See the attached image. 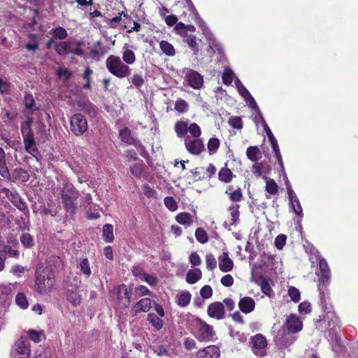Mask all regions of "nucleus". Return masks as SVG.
<instances>
[{
    "instance_id": "obj_1",
    "label": "nucleus",
    "mask_w": 358,
    "mask_h": 358,
    "mask_svg": "<svg viewBox=\"0 0 358 358\" xmlns=\"http://www.w3.org/2000/svg\"><path fill=\"white\" fill-rule=\"evenodd\" d=\"M174 130L178 138H185V145L192 155H199L204 149L200 127L195 122L180 120L176 122Z\"/></svg>"
},
{
    "instance_id": "obj_2",
    "label": "nucleus",
    "mask_w": 358,
    "mask_h": 358,
    "mask_svg": "<svg viewBox=\"0 0 358 358\" xmlns=\"http://www.w3.org/2000/svg\"><path fill=\"white\" fill-rule=\"evenodd\" d=\"M285 328L280 329L275 336V342L281 348H287L295 341V337L292 334L299 332L303 328L301 319L294 314H290L286 320Z\"/></svg>"
},
{
    "instance_id": "obj_3",
    "label": "nucleus",
    "mask_w": 358,
    "mask_h": 358,
    "mask_svg": "<svg viewBox=\"0 0 358 358\" xmlns=\"http://www.w3.org/2000/svg\"><path fill=\"white\" fill-rule=\"evenodd\" d=\"M54 273L48 268L42 271L38 268L36 271L35 290L39 294L49 293L55 285Z\"/></svg>"
},
{
    "instance_id": "obj_4",
    "label": "nucleus",
    "mask_w": 358,
    "mask_h": 358,
    "mask_svg": "<svg viewBox=\"0 0 358 358\" xmlns=\"http://www.w3.org/2000/svg\"><path fill=\"white\" fill-rule=\"evenodd\" d=\"M106 66L110 73L119 78L127 77L131 73L129 66L124 64L118 56L110 55L106 61Z\"/></svg>"
},
{
    "instance_id": "obj_5",
    "label": "nucleus",
    "mask_w": 358,
    "mask_h": 358,
    "mask_svg": "<svg viewBox=\"0 0 358 358\" xmlns=\"http://www.w3.org/2000/svg\"><path fill=\"white\" fill-rule=\"evenodd\" d=\"M195 19L198 26L201 29L203 34L208 41V48L207 52L210 56H212L216 51L220 52L221 47L216 41L213 34L211 33L208 27L206 26L203 20L199 17L197 12L195 13Z\"/></svg>"
},
{
    "instance_id": "obj_6",
    "label": "nucleus",
    "mask_w": 358,
    "mask_h": 358,
    "mask_svg": "<svg viewBox=\"0 0 358 358\" xmlns=\"http://www.w3.org/2000/svg\"><path fill=\"white\" fill-rule=\"evenodd\" d=\"M257 113V115L256 116V120H259L262 124V126L264 127V129L268 136V138L269 140V142L271 145V147H272V149L275 153V157L277 159V161H278V164L280 165V168L282 169V171L284 172L285 171V169H284V166H283V162H282V156L280 155V149H279V147H278V141L276 140V138L274 137V136L272 134V131L270 129L269 127L268 126V124H266V121L264 120L259 109H258L257 110H256Z\"/></svg>"
},
{
    "instance_id": "obj_7",
    "label": "nucleus",
    "mask_w": 358,
    "mask_h": 358,
    "mask_svg": "<svg viewBox=\"0 0 358 358\" xmlns=\"http://www.w3.org/2000/svg\"><path fill=\"white\" fill-rule=\"evenodd\" d=\"M79 193L71 184H66L62 194V202L68 212L73 213L76 206L74 201L78 198Z\"/></svg>"
},
{
    "instance_id": "obj_8",
    "label": "nucleus",
    "mask_w": 358,
    "mask_h": 358,
    "mask_svg": "<svg viewBox=\"0 0 358 358\" xmlns=\"http://www.w3.org/2000/svg\"><path fill=\"white\" fill-rule=\"evenodd\" d=\"M31 349L28 339L26 337H20L13 344L10 356L12 358H30Z\"/></svg>"
},
{
    "instance_id": "obj_9",
    "label": "nucleus",
    "mask_w": 358,
    "mask_h": 358,
    "mask_svg": "<svg viewBox=\"0 0 358 358\" xmlns=\"http://www.w3.org/2000/svg\"><path fill=\"white\" fill-rule=\"evenodd\" d=\"M71 130L76 136H81L88 129L86 118L80 113H76L70 117Z\"/></svg>"
},
{
    "instance_id": "obj_10",
    "label": "nucleus",
    "mask_w": 358,
    "mask_h": 358,
    "mask_svg": "<svg viewBox=\"0 0 358 358\" xmlns=\"http://www.w3.org/2000/svg\"><path fill=\"white\" fill-rule=\"evenodd\" d=\"M252 350L255 355L262 357L266 354L267 341L266 338L259 334L251 338Z\"/></svg>"
},
{
    "instance_id": "obj_11",
    "label": "nucleus",
    "mask_w": 358,
    "mask_h": 358,
    "mask_svg": "<svg viewBox=\"0 0 358 358\" xmlns=\"http://www.w3.org/2000/svg\"><path fill=\"white\" fill-rule=\"evenodd\" d=\"M240 206L238 204H231L229 208L228 212L229 216L224 222V226L226 229L231 230L233 227H235L239 223V212Z\"/></svg>"
},
{
    "instance_id": "obj_12",
    "label": "nucleus",
    "mask_w": 358,
    "mask_h": 358,
    "mask_svg": "<svg viewBox=\"0 0 358 358\" xmlns=\"http://www.w3.org/2000/svg\"><path fill=\"white\" fill-rule=\"evenodd\" d=\"M182 73L185 74L186 80L189 85L194 89H200L203 84L202 76L192 69H185Z\"/></svg>"
},
{
    "instance_id": "obj_13",
    "label": "nucleus",
    "mask_w": 358,
    "mask_h": 358,
    "mask_svg": "<svg viewBox=\"0 0 358 358\" xmlns=\"http://www.w3.org/2000/svg\"><path fill=\"white\" fill-rule=\"evenodd\" d=\"M235 85L237 88L238 93L241 95V96L244 99L247 104L252 108L253 110H257L259 109L258 106L249 91L245 88V87L242 84V83L238 80H235Z\"/></svg>"
},
{
    "instance_id": "obj_14",
    "label": "nucleus",
    "mask_w": 358,
    "mask_h": 358,
    "mask_svg": "<svg viewBox=\"0 0 358 358\" xmlns=\"http://www.w3.org/2000/svg\"><path fill=\"white\" fill-rule=\"evenodd\" d=\"M213 335L214 332L212 327L201 321L199 322L198 334L196 338L199 341H210Z\"/></svg>"
},
{
    "instance_id": "obj_15",
    "label": "nucleus",
    "mask_w": 358,
    "mask_h": 358,
    "mask_svg": "<svg viewBox=\"0 0 358 358\" xmlns=\"http://www.w3.org/2000/svg\"><path fill=\"white\" fill-rule=\"evenodd\" d=\"M117 296L120 305L125 308L129 306L130 303L131 290L125 285H121L117 287Z\"/></svg>"
},
{
    "instance_id": "obj_16",
    "label": "nucleus",
    "mask_w": 358,
    "mask_h": 358,
    "mask_svg": "<svg viewBox=\"0 0 358 358\" xmlns=\"http://www.w3.org/2000/svg\"><path fill=\"white\" fill-rule=\"evenodd\" d=\"M234 266V262L229 257L228 252L224 251L218 257V267L222 272L227 273L232 271Z\"/></svg>"
},
{
    "instance_id": "obj_17",
    "label": "nucleus",
    "mask_w": 358,
    "mask_h": 358,
    "mask_svg": "<svg viewBox=\"0 0 358 358\" xmlns=\"http://www.w3.org/2000/svg\"><path fill=\"white\" fill-rule=\"evenodd\" d=\"M290 192V196H288L289 200V206L297 216V222H300L303 217V209L295 192L292 191Z\"/></svg>"
},
{
    "instance_id": "obj_18",
    "label": "nucleus",
    "mask_w": 358,
    "mask_h": 358,
    "mask_svg": "<svg viewBox=\"0 0 358 358\" xmlns=\"http://www.w3.org/2000/svg\"><path fill=\"white\" fill-rule=\"evenodd\" d=\"M220 349L216 345H209L196 352V358H219Z\"/></svg>"
},
{
    "instance_id": "obj_19",
    "label": "nucleus",
    "mask_w": 358,
    "mask_h": 358,
    "mask_svg": "<svg viewBox=\"0 0 358 358\" xmlns=\"http://www.w3.org/2000/svg\"><path fill=\"white\" fill-rule=\"evenodd\" d=\"M208 314L210 317L222 319L224 315V306L220 302H215L209 305Z\"/></svg>"
},
{
    "instance_id": "obj_20",
    "label": "nucleus",
    "mask_w": 358,
    "mask_h": 358,
    "mask_svg": "<svg viewBox=\"0 0 358 358\" xmlns=\"http://www.w3.org/2000/svg\"><path fill=\"white\" fill-rule=\"evenodd\" d=\"M238 307L243 313H250L255 308V300L249 296L241 298L238 302Z\"/></svg>"
},
{
    "instance_id": "obj_21",
    "label": "nucleus",
    "mask_w": 358,
    "mask_h": 358,
    "mask_svg": "<svg viewBox=\"0 0 358 358\" xmlns=\"http://www.w3.org/2000/svg\"><path fill=\"white\" fill-rule=\"evenodd\" d=\"M320 277V282L324 285L329 283L330 281V270L327 262L324 259H321L319 263Z\"/></svg>"
},
{
    "instance_id": "obj_22",
    "label": "nucleus",
    "mask_w": 358,
    "mask_h": 358,
    "mask_svg": "<svg viewBox=\"0 0 358 358\" xmlns=\"http://www.w3.org/2000/svg\"><path fill=\"white\" fill-rule=\"evenodd\" d=\"M5 192L8 198V199L11 201V203L15 205L19 210H27V205L25 202H24L20 196L16 193L13 192H10L8 189H5Z\"/></svg>"
},
{
    "instance_id": "obj_23",
    "label": "nucleus",
    "mask_w": 358,
    "mask_h": 358,
    "mask_svg": "<svg viewBox=\"0 0 358 358\" xmlns=\"http://www.w3.org/2000/svg\"><path fill=\"white\" fill-rule=\"evenodd\" d=\"M185 42L188 45L189 48L194 52V55L197 56L200 48H199V42L201 40H199L196 38L195 36L192 34H189V36H187L184 38Z\"/></svg>"
},
{
    "instance_id": "obj_24",
    "label": "nucleus",
    "mask_w": 358,
    "mask_h": 358,
    "mask_svg": "<svg viewBox=\"0 0 358 358\" xmlns=\"http://www.w3.org/2000/svg\"><path fill=\"white\" fill-rule=\"evenodd\" d=\"M254 282L261 287L262 292L268 296H271L273 290L270 286L268 280L264 277H259L258 279H254Z\"/></svg>"
},
{
    "instance_id": "obj_25",
    "label": "nucleus",
    "mask_w": 358,
    "mask_h": 358,
    "mask_svg": "<svg viewBox=\"0 0 358 358\" xmlns=\"http://www.w3.org/2000/svg\"><path fill=\"white\" fill-rule=\"evenodd\" d=\"M175 29L176 32L182 37L185 38L187 36H189V34H187V32H194L195 31L196 29L194 26L191 24H185L182 22L177 23Z\"/></svg>"
},
{
    "instance_id": "obj_26",
    "label": "nucleus",
    "mask_w": 358,
    "mask_h": 358,
    "mask_svg": "<svg viewBox=\"0 0 358 358\" xmlns=\"http://www.w3.org/2000/svg\"><path fill=\"white\" fill-rule=\"evenodd\" d=\"M17 283H8L0 285V300L8 298L16 289Z\"/></svg>"
},
{
    "instance_id": "obj_27",
    "label": "nucleus",
    "mask_w": 358,
    "mask_h": 358,
    "mask_svg": "<svg viewBox=\"0 0 358 358\" xmlns=\"http://www.w3.org/2000/svg\"><path fill=\"white\" fill-rule=\"evenodd\" d=\"M0 175L5 178L10 176L6 162V154L2 148H0Z\"/></svg>"
},
{
    "instance_id": "obj_28",
    "label": "nucleus",
    "mask_w": 358,
    "mask_h": 358,
    "mask_svg": "<svg viewBox=\"0 0 358 358\" xmlns=\"http://www.w3.org/2000/svg\"><path fill=\"white\" fill-rule=\"evenodd\" d=\"M151 307V300L148 298L141 299L134 306V310L136 313L143 311L148 312Z\"/></svg>"
},
{
    "instance_id": "obj_29",
    "label": "nucleus",
    "mask_w": 358,
    "mask_h": 358,
    "mask_svg": "<svg viewBox=\"0 0 358 358\" xmlns=\"http://www.w3.org/2000/svg\"><path fill=\"white\" fill-rule=\"evenodd\" d=\"M191 298L192 295L188 291H182L177 296V304L185 307L190 303Z\"/></svg>"
},
{
    "instance_id": "obj_30",
    "label": "nucleus",
    "mask_w": 358,
    "mask_h": 358,
    "mask_svg": "<svg viewBox=\"0 0 358 358\" xmlns=\"http://www.w3.org/2000/svg\"><path fill=\"white\" fill-rule=\"evenodd\" d=\"M23 139L26 151L30 153L31 155L36 157L38 155V152L36 147L35 141L33 136H31L29 138H24Z\"/></svg>"
},
{
    "instance_id": "obj_31",
    "label": "nucleus",
    "mask_w": 358,
    "mask_h": 358,
    "mask_svg": "<svg viewBox=\"0 0 358 358\" xmlns=\"http://www.w3.org/2000/svg\"><path fill=\"white\" fill-rule=\"evenodd\" d=\"M202 273L199 268L189 270L186 275V280L189 284H194L201 278Z\"/></svg>"
},
{
    "instance_id": "obj_32",
    "label": "nucleus",
    "mask_w": 358,
    "mask_h": 358,
    "mask_svg": "<svg viewBox=\"0 0 358 358\" xmlns=\"http://www.w3.org/2000/svg\"><path fill=\"white\" fill-rule=\"evenodd\" d=\"M234 177L231 171L227 167L222 168L218 173L220 180L226 183L231 182Z\"/></svg>"
},
{
    "instance_id": "obj_33",
    "label": "nucleus",
    "mask_w": 358,
    "mask_h": 358,
    "mask_svg": "<svg viewBox=\"0 0 358 358\" xmlns=\"http://www.w3.org/2000/svg\"><path fill=\"white\" fill-rule=\"evenodd\" d=\"M161 50L167 56L172 57L176 55V50L172 44L166 41H162L159 43Z\"/></svg>"
},
{
    "instance_id": "obj_34",
    "label": "nucleus",
    "mask_w": 358,
    "mask_h": 358,
    "mask_svg": "<svg viewBox=\"0 0 358 358\" xmlns=\"http://www.w3.org/2000/svg\"><path fill=\"white\" fill-rule=\"evenodd\" d=\"M122 59L126 64L131 65L136 62V55L134 52L128 48L124 47L122 52Z\"/></svg>"
},
{
    "instance_id": "obj_35",
    "label": "nucleus",
    "mask_w": 358,
    "mask_h": 358,
    "mask_svg": "<svg viewBox=\"0 0 358 358\" xmlns=\"http://www.w3.org/2000/svg\"><path fill=\"white\" fill-rule=\"evenodd\" d=\"M103 238L107 243H110L114 239L113 227L112 224H106L103 227Z\"/></svg>"
},
{
    "instance_id": "obj_36",
    "label": "nucleus",
    "mask_w": 358,
    "mask_h": 358,
    "mask_svg": "<svg viewBox=\"0 0 358 358\" xmlns=\"http://www.w3.org/2000/svg\"><path fill=\"white\" fill-rule=\"evenodd\" d=\"M148 320L157 330L161 329L163 327V321L161 317L154 313H150L148 315Z\"/></svg>"
},
{
    "instance_id": "obj_37",
    "label": "nucleus",
    "mask_w": 358,
    "mask_h": 358,
    "mask_svg": "<svg viewBox=\"0 0 358 358\" xmlns=\"http://www.w3.org/2000/svg\"><path fill=\"white\" fill-rule=\"evenodd\" d=\"M67 300L73 306H76L81 302L80 295L74 290H69L66 294Z\"/></svg>"
},
{
    "instance_id": "obj_38",
    "label": "nucleus",
    "mask_w": 358,
    "mask_h": 358,
    "mask_svg": "<svg viewBox=\"0 0 358 358\" xmlns=\"http://www.w3.org/2000/svg\"><path fill=\"white\" fill-rule=\"evenodd\" d=\"M246 155L252 162H256L260 155V150L257 146H250L247 148Z\"/></svg>"
},
{
    "instance_id": "obj_39",
    "label": "nucleus",
    "mask_w": 358,
    "mask_h": 358,
    "mask_svg": "<svg viewBox=\"0 0 358 358\" xmlns=\"http://www.w3.org/2000/svg\"><path fill=\"white\" fill-rule=\"evenodd\" d=\"M32 121L31 119H28L26 122H23L21 126V131L23 136L24 138H29L33 136V133L31 129Z\"/></svg>"
},
{
    "instance_id": "obj_40",
    "label": "nucleus",
    "mask_w": 358,
    "mask_h": 358,
    "mask_svg": "<svg viewBox=\"0 0 358 358\" xmlns=\"http://www.w3.org/2000/svg\"><path fill=\"white\" fill-rule=\"evenodd\" d=\"M176 221L180 224H190L192 222V217L188 213H180L176 217Z\"/></svg>"
},
{
    "instance_id": "obj_41",
    "label": "nucleus",
    "mask_w": 358,
    "mask_h": 358,
    "mask_svg": "<svg viewBox=\"0 0 358 358\" xmlns=\"http://www.w3.org/2000/svg\"><path fill=\"white\" fill-rule=\"evenodd\" d=\"M16 304L22 309H26L29 306V302L24 293H18L15 297Z\"/></svg>"
},
{
    "instance_id": "obj_42",
    "label": "nucleus",
    "mask_w": 358,
    "mask_h": 358,
    "mask_svg": "<svg viewBox=\"0 0 358 358\" xmlns=\"http://www.w3.org/2000/svg\"><path fill=\"white\" fill-rule=\"evenodd\" d=\"M266 180V191L270 194H275L278 192V185L276 182L270 178L264 177Z\"/></svg>"
},
{
    "instance_id": "obj_43",
    "label": "nucleus",
    "mask_w": 358,
    "mask_h": 358,
    "mask_svg": "<svg viewBox=\"0 0 358 358\" xmlns=\"http://www.w3.org/2000/svg\"><path fill=\"white\" fill-rule=\"evenodd\" d=\"M80 270L87 278L90 277L91 275L92 272L90 266V262L87 258L80 259Z\"/></svg>"
},
{
    "instance_id": "obj_44",
    "label": "nucleus",
    "mask_w": 358,
    "mask_h": 358,
    "mask_svg": "<svg viewBox=\"0 0 358 358\" xmlns=\"http://www.w3.org/2000/svg\"><path fill=\"white\" fill-rule=\"evenodd\" d=\"M188 103L182 99H178L175 103L174 108L179 113H184L188 110Z\"/></svg>"
},
{
    "instance_id": "obj_45",
    "label": "nucleus",
    "mask_w": 358,
    "mask_h": 358,
    "mask_svg": "<svg viewBox=\"0 0 358 358\" xmlns=\"http://www.w3.org/2000/svg\"><path fill=\"white\" fill-rule=\"evenodd\" d=\"M195 237H196V240L202 244H204L208 241V237L207 233L202 228L196 229V230L195 231Z\"/></svg>"
},
{
    "instance_id": "obj_46",
    "label": "nucleus",
    "mask_w": 358,
    "mask_h": 358,
    "mask_svg": "<svg viewBox=\"0 0 358 358\" xmlns=\"http://www.w3.org/2000/svg\"><path fill=\"white\" fill-rule=\"evenodd\" d=\"M30 339L34 343H39L41 341L43 337H44V333L43 331L29 330L28 331Z\"/></svg>"
},
{
    "instance_id": "obj_47",
    "label": "nucleus",
    "mask_w": 358,
    "mask_h": 358,
    "mask_svg": "<svg viewBox=\"0 0 358 358\" xmlns=\"http://www.w3.org/2000/svg\"><path fill=\"white\" fill-rule=\"evenodd\" d=\"M143 194L148 199H157V193L155 189L149 186L148 185H145L143 187Z\"/></svg>"
},
{
    "instance_id": "obj_48",
    "label": "nucleus",
    "mask_w": 358,
    "mask_h": 358,
    "mask_svg": "<svg viewBox=\"0 0 358 358\" xmlns=\"http://www.w3.org/2000/svg\"><path fill=\"white\" fill-rule=\"evenodd\" d=\"M143 162H138L131 166L130 171L132 175L136 177L139 178L141 176V173L143 170Z\"/></svg>"
},
{
    "instance_id": "obj_49",
    "label": "nucleus",
    "mask_w": 358,
    "mask_h": 358,
    "mask_svg": "<svg viewBox=\"0 0 358 358\" xmlns=\"http://www.w3.org/2000/svg\"><path fill=\"white\" fill-rule=\"evenodd\" d=\"M206 268L210 271H213L216 268L217 261L213 255L209 253L206 255Z\"/></svg>"
},
{
    "instance_id": "obj_50",
    "label": "nucleus",
    "mask_w": 358,
    "mask_h": 358,
    "mask_svg": "<svg viewBox=\"0 0 358 358\" xmlns=\"http://www.w3.org/2000/svg\"><path fill=\"white\" fill-rule=\"evenodd\" d=\"M234 78V72L229 68H226L222 74V80L225 85L231 84Z\"/></svg>"
},
{
    "instance_id": "obj_51",
    "label": "nucleus",
    "mask_w": 358,
    "mask_h": 358,
    "mask_svg": "<svg viewBox=\"0 0 358 358\" xmlns=\"http://www.w3.org/2000/svg\"><path fill=\"white\" fill-rule=\"evenodd\" d=\"M122 17L129 18V17L124 12L119 13L118 16H115L110 20V22L108 23L109 25L113 28H115L117 24H119L122 20Z\"/></svg>"
},
{
    "instance_id": "obj_52",
    "label": "nucleus",
    "mask_w": 358,
    "mask_h": 358,
    "mask_svg": "<svg viewBox=\"0 0 358 358\" xmlns=\"http://www.w3.org/2000/svg\"><path fill=\"white\" fill-rule=\"evenodd\" d=\"M220 141L217 138H211L208 143V149L210 154L214 153L220 147Z\"/></svg>"
},
{
    "instance_id": "obj_53",
    "label": "nucleus",
    "mask_w": 358,
    "mask_h": 358,
    "mask_svg": "<svg viewBox=\"0 0 358 358\" xmlns=\"http://www.w3.org/2000/svg\"><path fill=\"white\" fill-rule=\"evenodd\" d=\"M288 295L289 296L291 299L295 303L299 301L301 299V294L299 290L294 287H289Z\"/></svg>"
},
{
    "instance_id": "obj_54",
    "label": "nucleus",
    "mask_w": 358,
    "mask_h": 358,
    "mask_svg": "<svg viewBox=\"0 0 358 358\" xmlns=\"http://www.w3.org/2000/svg\"><path fill=\"white\" fill-rule=\"evenodd\" d=\"M52 34L55 38L58 39H64L68 35L66 29L61 27L52 29Z\"/></svg>"
},
{
    "instance_id": "obj_55",
    "label": "nucleus",
    "mask_w": 358,
    "mask_h": 358,
    "mask_svg": "<svg viewBox=\"0 0 358 358\" xmlns=\"http://www.w3.org/2000/svg\"><path fill=\"white\" fill-rule=\"evenodd\" d=\"M164 204L171 211H176L178 208L177 203L172 196L166 197L164 199Z\"/></svg>"
},
{
    "instance_id": "obj_56",
    "label": "nucleus",
    "mask_w": 358,
    "mask_h": 358,
    "mask_svg": "<svg viewBox=\"0 0 358 358\" xmlns=\"http://www.w3.org/2000/svg\"><path fill=\"white\" fill-rule=\"evenodd\" d=\"M229 194L231 201L234 202H238L243 199V194L241 189H237L231 192H226Z\"/></svg>"
},
{
    "instance_id": "obj_57",
    "label": "nucleus",
    "mask_w": 358,
    "mask_h": 358,
    "mask_svg": "<svg viewBox=\"0 0 358 358\" xmlns=\"http://www.w3.org/2000/svg\"><path fill=\"white\" fill-rule=\"evenodd\" d=\"M228 123L234 129H241L243 127L242 120L241 117L237 116L230 117Z\"/></svg>"
},
{
    "instance_id": "obj_58",
    "label": "nucleus",
    "mask_w": 358,
    "mask_h": 358,
    "mask_svg": "<svg viewBox=\"0 0 358 358\" xmlns=\"http://www.w3.org/2000/svg\"><path fill=\"white\" fill-rule=\"evenodd\" d=\"M120 136L122 141L126 143H131L132 141L130 131L128 128H124L120 131Z\"/></svg>"
},
{
    "instance_id": "obj_59",
    "label": "nucleus",
    "mask_w": 358,
    "mask_h": 358,
    "mask_svg": "<svg viewBox=\"0 0 358 358\" xmlns=\"http://www.w3.org/2000/svg\"><path fill=\"white\" fill-rule=\"evenodd\" d=\"M298 310L300 314L307 315L311 311V305L308 301H303L299 305Z\"/></svg>"
},
{
    "instance_id": "obj_60",
    "label": "nucleus",
    "mask_w": 358,
    "mask_h": 358,
    "mask_svg": "<svg viewBox=\"0 0 358 358\" xmlns=\"http://www.w3.org/2000/svg\"><path fill=\"white\" fill-rule=\"evenodd\" d=\"M92 74V71L89 67H86L83 73V78L86 80V83L83 85V88L90 89L91 87Z\"/></svg>"
},
{
    "instance_id": "obj_61",
    "label": "nucleus",
    "mask_w": 358,
    "mask_h": 358,
    "mask_svg": "<svg viewBox=\"0 0 358 358\" xmlns=\"http://www.w3.org/2000/svg\"><path fill=\"white\" fill-rule=\"evenodd\" d=\"M220 282L223 286L229 287L233 285L234 280L232 275L227 274L222 277Z\"/></svg>"
},
{
    "instance_id": "obj_62",
    "label": "nucleus",
    "mask_w": 358,
    "mask_h": 358,
    "mask_svg": "<svg viewBox=\"0 0 358 358\" xmlns=\"http://www.w3.org/2000/svg\"><path fill=\"white\" fill-rule=\"evenodd\" d=\"M67 42H60L55 45V51L60 55H66Z\"/></svg>"
},
{
    "instance_id": "obj_63",
    "label": "nucleus",
    "mask_w": 358,
    "mask_h": 358,
    "mask_svg": "<svg viewBox=\"0 0 358 358\" xmlns=\"http://www.w3.org/2000/svg\"><path fill=\"white\" fill-rule=\"evenodd\" d=\"M201 296L204 299H209L213 294V289L210 286L205 285L200 290Z\"/></svg>"
},
{
    "instance_id": "obj_64",
    "label": "nucleus",
    "mask_w": 358,
    "mask_h": 358,
    "mask_svg": "<svg viewBox=\"0 0 358 358\" xmlns=\"http://www.w3.org/2000/svg\"><path fill=\"white\" fill-rule=\"evenodd\" d=\"M20 241L23 245H24L25 247H30L32 245L33 243V239L31 236L27 233L23 234L21 236Z\"/></svg>"
}]
</instances>
